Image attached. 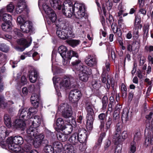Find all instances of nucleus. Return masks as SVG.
Here are the masks:
<instances>
[{
  "label": "nucleus",
  "mask_w": 153,
  "mask_h": 153,
  "mask_svg": "<svg viewBox=\"0 0 153 153\" xmlns=\"http://www.w3.org/2000/svg\"><path fill=\"white\" fill-rule=\"evenodd\" d=\"M51 6L54 9L61 10L62 6V11L64 15L68 18H71L73 14L74 8L73 4L69 1L61 0H50Z\"/></svg>",
  "instance_id": "nucleus-1"
},
{
  "label": "nucleus",
  "mask_w": 153,
  "mask_h": 153,
  "mask_svg": "<svg viewBox=\"0 0 153 153\" xmlns=\"http://www.w3.org/2000/svg\"><path fill=\"white\" fill-rule=\"evenodd\" d=\"M23 139L20 136H16L13 137H11L8 138L6 140V142L9 149L12 151L16 152H20L21 148L19 146L23 143Z\"/></svg>",
  "instance_id": "nucleus-2"
},
{
  "label": "nucleus",
  "mask_w": 153,
  "mask_h": 153,
  "mask_svg": "<svg viewBox=\"0 0 153 153\" xmlns=\"http://www.w3.org/2000/svg\"><path fill=\"white\" fill-rule=\"evenodd\" d=\"M93 107V106L91 102L86 101L85 108L87 113L86 128L89 130H91L93 128V124L95 116Z\"/></svg>",
  "instance_id": "nucleus-3"
},
{
  "label": "nucleus",
  "mask_w": 153,
  "mask_h": 153,
  "mask_svg": "<svg viewBox=\"0 0 153 153\" xmlns=\"http://www.w3.org/2000/svg\"><path fill=\"white\" fill-rule=\"evenodd\" d=\"M77 71L80 72L79 74V78L80 80L84 82H86L88 79V75L92 74L91 69L82 64L79 65V67H76Z\"/></svg>",
  "instance_id": "nucleus-4"
},
{
  "label": "nucleus",
  "mask_w": 153,
  "mask_h": 153,
  "mask_svg": "<svg viewBox=\"0 0 153 153\" xmlns=\"http://www.w3.org/2000/svg\"><path fill=\"white\" fill-rule=\"evenodd\" d=\"M82 97L81 93L77 89H74L71 91L69 95V101L72 104L74 107L77 106L78 102Z\"/></svg>",
  "instance_id": "nucleus-5"
},
{
  "label": "nucleus",
  "mask_w": 153,
  "mask_h": 153,
  "mask_svg": "<svg viewBox=\"0 0 153 153\" xmlns=\"http://www.w3.org/2000/svg\"><path fill=\"white\" fill-rule=\"evenodd\" d=\"M59 109L62 112V117L65 118H70L72 115L71 107L67 103L61 104L59 107Z\"/></svg>",
  "instance_id": "nucleus-6"
},
{
  "label": "nucleus",
  "mask_w": 153,
  "mask_h": 153,
  "mask_svg": "<svg viewBox=\"0 0 153 153\" xmlns=\"http://www.w3.org/2000/svg\"><path fill=\"white\" fill-rule=\"evenodd\" d=\"M69 57H68L67 60L71 59V64L74 66L77 67L78 64L81 62V60L79 59V56L78 53L74 51L71 50L69 53Z\"/></svg>",
  "instance_id": "nucleus-7"
},
{
  "label": "nucleus",
  "mask_w": 153,
  "mask_h": 153,
  "mask_svg": "<svg viewBox=\"0 0 153 153\" xmlns=\"http://www.w3.org/2000/svg\"><path fill=\"white\" fill-rule=\"evenodd\" d=\"M74 81V79L73 78H65L60 80L59 84V87L61 89H63L71 87V85Z\"/></svg>",
  "instance_id": "nucleus-8"
},
{
  "label": "nucleus",
  "mask_w": 153,
  "mask_h": 153,
  "mask_svg": "<svg viewBox=\"0 0 153 153\" xmlns=\"http://www.w3.org/2000/svg\"><path fill=\"white\" fill-rule=\"evenodd\" d=\"M84 61L88 66L91 67L97 66L98 60L96 55H90L86 57Z\"/></svg>",
  "instance_id": "nucleus-9"
},
{
  "label": "nucleus",
  "mask_w": 153,
  "mask_h": 153,
  "mask_svg": "<svg viewBox=\"0 0 153 153\" xmlns=\"http://www.w3.org/2000/svg\"><path fill=\"white\" fill-rule=\"evenodd\" d=\"M29 80L31 83L35 82L39 77V73L36 69L30 70L28 73Z\"/></svg>",
  "instance_id": "nucleus-10"
},
{
  "label": "nucleus",
  "mask_w": 153,
  "mask_h": 153,
  "mask_svg": "<svg viewBox=\"0 0 153 153\" xmlns=\"http://www.w3.org/2000/svg\"><path fill=\"white\" fill-rule=\"evenodd\" d=\"M32 23L29 21H26L20 25V28L22 32L28 33L32 31Z\"/></svg>",
  "instance_id": "nucleus-11"
},
{
  "label": "nucleus",
  "mask_w": 153,
  "mask_h": 153,
  "mask_svg": "<svg viewBox=\"0 0 153 153\" xmlns=\"http://www.w3.org/2000/svg\"><path fill=\"white\" fill-rule=\"evenodd\" d=\"M79 141L82 143L86 141L87 137L86 131L84 129H79L77 132Z\"/></svg>",
  "instance_id": "nucleus-12"
},
{
  "label": "nucleus",
  "mask_w": 153,
  "mask_h": 153,
  "mask_svg": "<svg viewBox=\"0 0 153 153\" xmlns=\"http://www.w3.org/2000/svg\"><path fill=\"white\" fill-rule=\"evenodd\" d=\"M58 51L64 60L65 59L67 60L68 57H69L68 55L69 51H68L67 47L64 46H61L59 47Z\"/></svg>",
  "instance_id": "nucleus-13"
},
{
  "label": "nucleus",
  "mask_w": 153,
  "mask_h": 153,
  "mask_svg": "<svg viewBox=\"0 0 153 153\" xmlns=\"http://www.w3.org/2000/svg\"><path fill=\"white\" fill-rule=\"evenodd\" d=\"M74 7H76V9L78 10L77 12V16L76 15V18L80 19L84 17L85 13L83 10L84 6L81 4L77 3L75 4Z\"/></svg>",
  "instance_id": "nucleus-14"
},
{
  "label": "nucleus",
  "mask_w": 153,
  "mask_h": 153,
  "mask_svg": "<svg viewBox=\"0 0 153 153\" xmlns=\"http://www.w3.org/2000/svg\"><path fill=\"white\" fill-rule=\"evenodd\" d=\"M30 122L33 127L37 128L39 126L41 121V117L38 115H35L31 117L30 119Z\"/></svg>",
  "instance_id": "nucleus-15"
},
{
  "label": "nucleus",
  "mask_w": 153,
  "mask_h": 153,
  "mask_svg": "<svg viewBox=\"0 0 153 153\" xmlns=\"http://www.w3.org/2000/svg\"><path fill=\"white\" fill-rule=\"evenodd\" d=\"M68 30H67L58 28H57L56 34L59 38L65 40L68 39Z\"/></svg>",
  "instance_id": "nucleus-16"
},
{
  "label": "nucleus",
  "mask_w": 153,
  "mask_h": 153,
  "mask_svg": "<svg viewBox=\"0 0 153 153\" xmlns=\"http://www.w3.org/2000/svg\"><path fill=\"white\" fill-rule=\"evenodd\" d=\"M46 6H44V11L45 13L48 15L49 19L52 21V22H54L56 20V15L54 12L53 10L51 8L49 9L48 11L46 10L47 9Z\"/></svg>",
  "instance_id": "nucleus-17"
},
{
  "label": "nucleus",
  "mask_w": 153,
  "mask_h": 153,
  "mask_svg": "<svg viewBox=\"0 0 153 153\" xmlns=\"http://www.w3.org/2000/svg\"><path fill=\"white\" fill-rule=\"evenodd\" d=\"M44 137V135L42 134H40L36 136L35 139L33 140L32 143L35 148H37L40 146Z\"/></svg>",
  "instance_id": "nucleus-18"
},
{
  "label": "nucleus",
  "mask_w": 153,
  "mask_h": 153,
  "mask_svg": "<svg viewBox=\"0 0 153 153\" xmlns=\"http://www.w3.org/2000/svg\"><path fill=\"white\" fill-rule=\"evenodd\" d=\"M107 114L104 113H102L98 116V120L100 122L99 128L101 131L104 130L105 127V120H106Z\"/></svg>",
  "instance_id": "nucleus-19"
},
{
  "label": "nucleus",
  "mask_w": 153,
  "mask_h": 153,
  "mask_svg": "<svg viewBox=\"0 0 153 153\" xmlns=\"http://www.w3.org/2000/svg\"><path fill=\"white\" fill-rule=\"evenodd\" d=\"M13 126L16 128H20L23 130L25 128L26 124L24 120L19 119L15 120L13 123Z\"/></svg>",
  "instance_id": "nucleus-20"
},
{
  "label": "nucleus",
  "mask_w": 153,
  "mask_h": 153,
  "mask_svg": "<svg viewBox=\"0 0 153 153\" xmlns=\"http://www.w3.org/2000/svg\"><path fill=\"white\" fill-rule=\"evenodd\" d=\"M19 114L20 119L23 118L25 120H27L30 117V113L28 112L27 110L25 109L19 110Z\"/></svg>",
  "instance_id": "nucleus-21"
},
{
  "label": "nucleus",
  "mask_w": 153,
  "mask_h": 153,
  "mask_svg": "<svg viewBox=\"0 0 153 153\" xmlns=\"http://www.w3.org/2000/svg\"><path fill=\"white\" fill-rule=\"evenodd\" d=\"M113 5L112 3L111 0H105V3L103 5L102 9L104 15H105L106 10L108 11L110 10L112 8Z\"/></svg>",
  "instance_id": "nucleus-22"
},
{
  "label": "nucleus",
  "mask_w": 153,
  "mask_h": 153,
  "mask_svg": "<svg viewBox=\"0 0 153 153\" xmlns=\"http://www.w3.org/2000/svg\"><path fill=\"white\" fill-rule=\"evenodd\" d=\"M18 43L22 46V47H18V49L21 51H23L26 48L29 46L30 44H28L27 41L25 39H22L19 40L18 41Z\"/></svg>",
  "instance_id": "nucleus-23"
},
{
  "label": "nucleus",
  "mask_w": 153,
  "mask_h": 153,
  "mask_svg": "<svg viewBox=\"0 0 153 153\" xmlns=\"http://www.w3.org/2000/svg\"><path fill=\"white\" fill-rule=\"evenodd\" d=\"M57 138L60 141L65 142L66 141L68 137V136L65 134H63L60 131H57L56 133Z\"/></svg>",
  "instance_id": "nucleus-24"
},
{
  "label": "nucleus",
  "mask_w": 153,
  "mask_h": 153,
  "mask_svg": "<svg viewBox=\"0 0 153 153\" xmlns=\"http://www.w3.org/2000/svg\"><path fill=\"white\" fill-rule=\"evenodd\" d=\"M113 119L111 116H109L107 120H106V122L105 125V128L104 130L102 131L107 132L108 130H109L111 129L113 123Z\"/></svg>",
  "instance_id": "nucleus-25"
},
{
  "label": "nucleus",
  "mask_w": 153,
  "mask_h": 153,
  "mask_svg": "<svg viewBox=\"0 0 153 153\" xmlns=\"http://www.w3.org/2000/svg\"><path fill=\"white\" fill-rule=\"evenodd\" d=\"M59 24L61 29L68 30L69 28V22L66 19H59Z\"/></svg>",
  "instance_id": "nucleus-26"
},
{
  "label": "nucleus",
  "mask_w": 153,
  "mask_h": 153,
  "mask_svg": "<svg viewBox=\"0 0 153 153\" xmlns=\"http://www.w3.org/2000/svg\"><path fill=\"white\" fill-rule=\"evenodd\" d=\"M69 141L72 144L76 145L79 141L77 132L74 133L69 139Z\"/></svg>",
  "instance_id": "nucleus-27"
},
{
  "label": "nucleus",
  "mask_w": 153,
  "mask_h": 153,
  "mask_svg": "<svg viewBox=\"0 0 153 153\" xmlns=\"http://www.w3.org/2000/svg\"><path fill=\"white\" fill-rule=\"evenodd\" d=\"M56 124L57 128L62 131L65 128V125L64 124V122L63 119L61 118H58L56 120Z\"/></svg>",
  "instance_id": "nucleus-28"
},
{
  "label": "nucleus",
  "mask_w": 153,
  "mask_h": 153,
  "mask_svg": "<svg viewBox=\"0 0 153 153\" xmlns=\"http://www.w3.org/2000/svg\"><path fill=\"white\" fill-rule=\"evenodd\" d=\"M36 128L33 127L32 125L27 130V134L29 135L33 136V137L36 136L38 135L37 131L36 129Z\"/></svg>",
  "instance_id": "nucleus-29"
},
{
  "label": "nucleus",
  "mask_w": 153,
  "mask_h": 153,
  "mask_svg": "<svg viewBox=\"0 0 153 153\" xmlns=\"http://www.w3.org/2000/svg\"><path fill=\"white\" fill-rule=\"evenodd\" d=\"M65 153H74V146L71 144L68 143L65 145L63 147Z\"/></svg>",
  "instance_id": "nucleus-30"
},
{
  "label": "nucleus",
  "mask_w": 153,
  "mask_h": 153,
  "mask_svg": "<svg viewBox=\"0 0 153 153\" xmlns=\"http://www.w3.org/2000/svg\"><path fill=\"white\" fill-rule=\"evenodd\" d=\"M5 128L4 127H1L0 128V145L2 148H5L6 146V144H7L6 141V142L4 141L5 137L4 135H2V133L1 132L2 129H5Z\"/></svg>",
  "instance_id": "nucleus-31"
},
{
  "label": "nucleus",
  "mask_w": 153,
  "mask_h": 153,
  "mask_svg": "<svg viewBox=\"0 0 153 153\" xmlns=\"http://www.w3.org/2000/svg\"><path fill=\"white\" fill-rule=\"evenodd\" d=\"M1 17L2 20L4 22L12 23L11 21L12 20V18L11 15L5 13L3 14Z\"/></svg>",
  "instance_id": "nucleus-32"
},
{
  "label": "nucleus",
  "mask_w": 153,
  "mask_h": 153,
  "mask_svg": "<svg viewBox=\"0 0 153 153\" xmlns=\"http://www.w3.org/2000/svg\"><path fill=\"white\" fill-rule=\"evenodd\" d=\"M12 23L4 22L1 25V28L2 30L6 32H8L11 30Z\"/></svg>",
  "instance_id": "nucleus-33"
},
{
  "label": "nucleus",
  "mask_w": 153,
  "mask_h": 153,
  "mask_svg": "<svg viewBox=\"0 0 153 153\" xmlns=\"http://www.w3.org/2000/svg\"><path fill=\"white\" fill-rule=\"evenodd\" d=\"M129 111L127 108H125L123 109L122 113L121 119L123 122L124 120L126 122L128 120V114Z\"/></svg>",
  "instance_id": "nucleus-34"
},
{
  "label": "nucleus",
  "mask_w": 153,
  "mask_h": 153,
  "mask_svg": "<svg viewBox=\"0 0 153 153\" xmlns=\"http://www.w3.org/2000/svg\"><path fill=\"white\" fill-rule=\"evenodd\" d=\"M4 121L5 125L8 127L10 128L11 126V122L10 116L7 114L4 116Z\"/></svg>",
  "instance_id": "nucleus-35"
},
{
  "label": "nucleus",
  "mask_w": 153,
  "mask_h": 153,
  "mask_svg": "<svg viewBox=\"0 0 153 153\" xmlns=\"http://www.w3.org/2000/svg\"><path fill=\"white\" fill-rule=\"evenodd\" d=\"M66 42L70 46L74 48L79 44L80 41L79 40L71 39L67 40Z\"/></svg>",
  "instance_id": "nucleus-36"
},
{
  "label": "nucleus",
  "mask_w": 153,
  "mask_h": 153,
  "mask_svg": "<svg viewBox=\"0 0 153 153\" xmlns=\"http://www.w3.org/2000/svg\"><path fill=\"white\" fill-rule=\"evenodd\" d=\"M149 25L147 24L143 26V38L144 39H147L148 37V33L149 31Z\"/></svg>",
  "instance_id": "nucleus-37"
},
{
  "label": "nucleus",
  "mask_w": 153,
  "mask_h": 153,
  "mask_svg": "<svg viewBox=\"0 0 153 153\" xmlns=\"http://www.w3.org/2000/svg\"><path fill=\"white\" fill-rule=\"evenodd\" d=\"M44 150L46 153H54V149L53 147L51 145L45 146Z\"/></svg>",
  "instance_id": "nucleus-38"
},
{
  "label": "nucleus",
  "mask_w": 153,
  "mask_h": 153,
  "mask_svg": "<svg viewBox=\"0 0 153 153\" xmlns=\"http://www.w3.org/2000/svg\"><path fill=\"white\" fill-rule=\"evenodd\" d=\"M108 102V100L107 96H104L102 100V108L103 110H105L107 107V104Z\"/></svg>",
  "instance_id": "nucleus-39"
},
{
  "label": "nucleus",
  "mask_w": 153,
  "mask_h": 153,
  "mask_svg": "<svg viewBox=\"0 0 153 153\" xmlns=\"http://www.w3.org/2000/svg\"><path fill=\"white\" fill-rule=\"evenodd\" d=\"M9 47L4 43L0 44V50L2 51L7 53L9 51Z\"/></svg>",
  "instance_id": "nucleus-40"
},
{
  "label": "nucleus",
  "mask_w": 153,
  "mask_h": 153,
  "mask_svg": "<svg viewBox=\"0 0 153 153\" xmlns=\"http://www.w3.org/2000/svg\"><path fill=\"white\" fill-rule=\"evenodd\" d=\"M45 132L46 136L48 138L51 139L55 137V136L54 132H51L48 129L46 130Z\"/></svg>",
  "instance_id": "nucleus-41"
},
{
  "label": "nucleus",
  "mask_w": 153,
  "mask_h": 153,
  "mask_svg": "<svg viewBox=\"0 0 153 153\" xmlns=\"http://www.w3.org/2000/svg\"><path fill=\"white\" fill-rule=\"evenodd\" d=\"M64 132L65 134H67L68 135L70 134L73 130V127L72 126L68 125L67 126H65Z\"/></svg>",
  "instance_id": "nucleus-42"
},
{
  "label": "nucleus",
  "mask_w": 153,
  "mask_h": 153,
  "mask_svg": "<svg viewBox=\"0 0 153 153\" xmlns=\"http://www.w3.org/2000/svg\"><path fill=\"white\" fill-rule=\"evenodd\" d=\"M127 89L125 85L123 83L121 85V91L122 96L126 97L127 95Z\"/></svg>",
  "instance_id": "nucleus-43"
},
{
  "label": "nucleus",
  "mask_w": 153,
  "mask_h": 153,
  "mask_svg": "<svg viewBox=\"0 0 153 153\" xmlns=\"http://www.w3.org/2000/svg\"><path fill=\"white\" fill-rule=\"evenodd\" d=\"M33 136L29 135L27 134L24 137V139L27 142L28 144L32 143L33 142Z\"/></svg>",
  "instance_id": "nucleus-44"
},
{
  "label": "nucleus",
  "mask_w": 153,
  "mask_h": 153,
  "mask_svg": "<svg viewBox=\"0 0 153 153\" xmlns=\"http://www.w3.org/2000/svg\"><path fill=\"white\" fill-rule=\"evenodd\" d=\"M129 149L130 152L133 153H134L136 152V143L135 141H133L131 143Z\"/></svg>",
  "instance_id": "nucleus-45"
},
{
  "label": "nucleus",
  "mask_w": 153,
  "mask_h": 153,
  "mask_svg": "<svg viewBox=\"0 0 153 153\" xmlns=\"http://www.w3.org/2000/svg\"><path fill=\"white\" fill-rule=\"evenodd\" d=\"M53 148H54L56 149H63V146L62 143L59 142H55L53 144Z\"/></svg>",
  "instance_id": "nucleus-46"
},
{
  "label": "nucleus",
  "mask_w": 153,
  "mask_h": 153,
  "mask_svg": "<svg viewBox=\"0 0 153 153\" xmlns=\"http://www.w3.org/2000/svg\"><path fill=\"white\" fill-rule=\"evenodd\" d=\"M65 121L69 123L71 126L75 125L76 124V122L74 119L72 118L71 116L70 118H65Z\"/></svg>",
  "instance_id": "nucleus-47"
},
{
  "label": "nucleus",
  "mask_w": 153,
  "mask_h": 153,
  "mask_svg": "<svg viewBox=\"0 0 153 153\" xmlns=\"http://www.w3.org/2000/svg\"><path fill=\"white\" fill-rule=\"evenodd\" d=\"M119 113L118 112L114 111L113 114L114 118L113 120L114 122H116L119 121L120 119Z\"/></svg>",
  "instance_id": "nucleus-48"
},
{
  "label": "nucleus",
  "mask_w": 153,
  "mask_h": 153,
  "mask_svg": "<svg viewBox=\"0 0 153 153\" xmlns=\"http://www.w3.org/2000/svg\"><path fill=\"white\" fill-rule=\"evenodd\" d=\"M92 85L93 88L95 89H98L100 87L101 85L100 83H98L97 81L95 80H93L92 82Z\"/></svg>",
  "instance_id": "nucleus-49"
},
{
  "label": "nucleus",
  "mask_w": 153,
  "mask_h": 153,
  "mask_svg": "<svg viewBox=\"0 0 153 153\" xmlns=\"http://www.w3.org/2000/svg\"><path fill=\"white\" fill-rule=\"evenodd\" d=\"M17 6L21 7L23 6V7H27V5L25 0H18L17 1V3L16 6Z\"/></svg>",
  "instance_id": "nucleus-50"
},
{
  "label": "nucleus",
  "mask_w": 153,
  "mask_h": 153,
  "mask_svg": "<svg viewBox=\"0 0 153 153\" xmlns=\"http://www.w3.org/2000/svg\"><path fill=\"white\" fill-rule=\"evenodd\" d=\"M40 97L38 95L36 94H33L30 98L31 101H39Z\"/></svg>",
  "instance_id": "nucleus-51"
},
{
  "label": "nucleus",
  "mask_w": 153,
  "mask_h": 153,
  "mask_svg": "<svg viewBox=\"0 0 153 153\" xmlns=\"http://www.w3.org/2000/svg\"><path fill=\"white\" fill-rule=\"evenodd\" d=\"M122 127L123 126L121 123L120 122L117 123L115 127L116 131L117 132H121Z\"/></svg>",
  "instance_id": "nucleus-52"
},
{
  "label": "nucleus",
  "mask_w": 153,
  "mask_h": 153,
  "mask_svg": "<svg viewBox=\"0 0 153 153\" xmlns=\"http://www.w3.org/2000/svg\"><path fill=\"white\" fill-rule=\"evenodd\" d=\"M31 149V144L29 143L25 145L23 148L24 151L26 152H29Z\"/></svg>",
  "instance_id": "nucleus-53"
},
{
  "label": "nucleus",
  "mask_w": 153,
  "mask_h": 153,
  "mask_svg": "<svg viewBox=\"0 0 153 153\" xmlns=\"http://www.w3.org/2000/svg\"><path fill=\"white\" fill-rule=\"evenodd\" d=\"M26 8L23 7V6L21 7L16 6V12L17 13L20 14Z\"/></svg>",
  "instance_id": "nucleus-54"
},
{
  "label": "nucleus",
  "mask_w": 153,
  "mask_h": 153,
  "mask_svg": "<svg viewBox=\"0 0 153 153\" xmlns=\"http://www.w3.org/2000/svg\"><path fill=\"white\" fill-rule=\"evenodd\" d=\"M6 105L5 102V99L1 96H0V108L4 107Z\"/></svg>",
  "instance_id": "nucleus-55"
},
{
  "label": "nucleus",
  "mask_w": 153,
  "mask_h": 153,
  "mask_svg": "<svg viewBox=\"0 0 153 153\" xmlns=\"http://www.w3.org/2000/svg\"><path fill=\"white\" fill-rule=\"evenodd\" d=\"M114 28L113 30L114 32L115 33L116 35L119 37H121L122 35V33L120 29L117 26H116L115 31H114Z\"/></svg>",
  "instance_id": "nucleus-56"
},
{
  "label": "nucleus",
  "mask_w": 153,
  "mask_h": 153,
  "mask_svg": "<svg viewBox=\"0 0 153 153\" xmlns=\"http://www.w3.org/2000/svg\"><path fill=\"white\" fill-rule=\"evenodd\" d=\"M14 8V6L12 3H10L7 6V10L9 12H12Z\"/></svg>",
  "instance_id": "nucleus-57"
},
{
  "label": "nucleus",
  "mask_w": 153,
  "mask_h": 153,
  "mask_svg": "<svg viewBox=\"0 0 153 153\" xmlns=\"http://www.w3.org/2000/svg\"><path fill=\"white\" fill-rule=\"evenodd\" d=\"M17 22L18 24L21 25L24 24L25 22V21L23 18L20 16L17 18Z\"/></svg>",
  "instance_id": "nucleus-58"
},
{
  "label": "nucleus",
  "mask_w": 153,
  "mask_h": 153,
  "mask_svg": "<svg viewBox=\"0 0 153 153\" xmlns=\"http://www.w3.org/2000/svg\"><path fill=\"white\" fill-rule=\"evenodd\" d=\"M140 133L139 132H137L135 133L134 135V140L137 141L140 140Z\"/></svg>",
  "instance_id": "nucleus-59"
},
{
  "label": "nucleus",
  "mask_w": 153,
  "mask_h": 153,
  "mask_svg": "<svg viewBox=\"0 0 153 153\" xmlns=\"http://www.w3.org/2000/svg\"><path fill=\"white\" fill-rule=\"evenodd\" d=\"M67 34V35H68V38L70 37H74V34L71 29L70 28L68 29Z\"/></svg>",
  "instance_id": "nucleus-60"
},
{
  "label": "nucleus",
  "mask_w": 153,
  "mask_h": 153,
  "mask_svg": "<svg viewBox=\"0 0 153 153\" xmlns=\"http://www.w3.org/2000/svg\"><path fill=\"white\" fill-rule=\"evenodd\" d=\"M108 75L106 73H103L102 75V79L101 80L102 82L105 83L106 82V77H107Z\"/></svg>",
  "instance_id": "nucleus-61"
},
{
  "label": "nucleus",
  "mask_w": 153,
  "mask_h": 153,
  "mask_svg": "<svg viewBox=\"0 0 153 153\" xmlns=\"http://www.w3.org/2000/svg\"><path fill=\"white\" fill-rule=\"evenodd\" d=\"M113 140L116 144H118L120 141V136H113Z\"/></svg>",
  "instance_id": "nucleus-62"
},
{
  "label": "nucleus",
  "mask_w": 153,
  "mask_h": 153,
  "mask_svg": "<svg viewBox=\"0 0 153 153\" xmlns=\"http://www.w3.org/2000/svg\"><path fill=\"white\" fill-rule=\"evenodd\" d=\"M140 23V18L137 16H135V21L134 22V25L137 26L138 24H139Z\"/></svg>",
  "instance_id": "nucleus-63"
},
{
  "label": "nucleus",
  "mask_w": 153,
  "mask_h": 153,
  "mask_svg": "<svg viewBox=\"0 0 153 153\" xmlns=\"http://www.w3.org/2000/svg\"><path fill=\"white\" fill-rule=\"evenodd\" d=\"M27 111L28 113H30V114L32 113H33L35 112H36L37 111V110L35 108L30 107L27 110Z\"/></svg>",
  "instance_id": "nucleus-64"
}]
</instances>
